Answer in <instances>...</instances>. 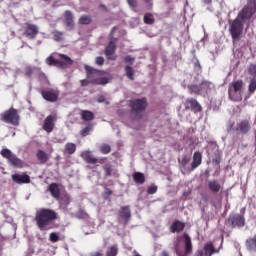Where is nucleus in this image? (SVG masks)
<instances>
[{
  "mask_svg": "<svg viewBox=\"0 0 256 256\" xmlns=\"http://www.w3.org/2000/svg\"><path fill=\"white\" fill-rule=\"evenodd\" d=\"M59 219V214L53 209L40 208L35 214V223L40 231H49L54 221Z\"/></svg>",
  "mask_w": 256,
  "mask_h": 256,
  "instance_id": "f257e3e1",
  "label": "nucleus"
},
{
  "mask_svg": "<svg viewBox=\"0 0 256 256\" xmlns=\"http://www.w3.org/2000/svg\"><path fill=\"white\" fill-rule=\"evenodd\" d=\"M84 71L86 72V78L80 81L81 87H87L88 85H107L109 78L103 77L105 71L93 68L89 65H84Z\"/></svg>",
  "mask_w": 256,
  "mask_h": 256,
  "instance_id": "f03ea898",
  "label": "nucleus"
},
{
  "mask_svg": "<svg viewBox=\"0 0 256 256\" xmlns=\"http://www.w3.org/2000/svg\"><path fill=\"white\" fill-rule=\"evenodd\" d=\"M147 98H137L130 100V114L132 119L135 121H141L143 119V115H145V111H147Z\"/></svg>",
  "mask_w": 256,
  "mask_h": 256,
  "instance_id": "7ed1b4c3",
  "label": "nucleus"
},
{
  "mask_svg": "<svg viewBox=\"0 0 256 256\" xmlns=\"http://www.w3.org/2000/svg\"><path fill=\"white\" fill-rule=\"evenodd\" d=\"M237 18L244 23H253L256 19V0H247L239 11Z\"/></svg>",
  "mask_w": 256,
  "mask_h": 256,
  "instance_id": "20e7f679",
  "label": "nucleus"
},
{
  "mask_svg": "<svg viewBox=\"0 0 256 256\" xmlns=\"http://www.w3.org/2000/svg\"><path fill=\"white\" fill-rule=\"evenodd\" d=\"M60 59H55L52 55L48 56L45 60L46 65L49 67H58V69H69L75 63L67 54H58Z\"/></svg>",
  "mask_w": 256,
  "mask_h": 256,
  "instance_id": "39448f33",
  "label": "nucleus"
},
{
  "mask_svg": "<svg viewBox=\"0 0 256 256\" xmlns=\"http://www.w3.org/2000/svg\"><path fill=\"white\" fill-rule=\"evenodd\" d=\"M244 25L245 22L238 17H236L230 24V35L233 43L241 41V37H243Z\"/></svg>",
  "mask_w": 256,
  "mask_h": 256,
  "instance_id": "423d86ee",
  "label": "nucleus"
},
{
  "mask_svg": "<svg viewBox=\"0 0 256 256\" xmlns=\"http://www.w3.org/2000/svg\"><path fill=\"white\" fill-rule=\"evenodd\" d=\"M0 119L3 121V123H8L14 127H19L21 116H19V111H17V109L10 108L0 115Z\"/></svg>",
  "mask_w": 256,
  "mask_h": 256,
  "instance_id": "0eeeda50",
  "label": "nucleus"
},
{
  "mask_svg": "<svg viewBox=\"0 0 256 256\" xmlns=\"http://www.w3.org/2000/svg\"><path fill=\"white\" fill-rule=\"evenodd\" d=\"M242 91L243 80L241 79L233 81L228 87V95L232 101H239L241 99Z\"/></svg>",
  "mask_w": 256,
  "mask_h": 256,
  "instance_id": "6e6552de",
  "label": "nucleus"
},
{
  "mask_svg": "<svg viewBox=\"0 0 256 256\" xmlns=\"http://www.w3.org/2000/svg\"><path fill=\"white\" fill-rule=\"evenodd\" d=\"M225 223L230 229H241L245 227V216L237 213L230 214Z\"/></svg>",
  "mask_w": 256,
  "mask_h": 256,
  "instance_id": "1a4fd4ad",
  "label": "nucleus"
},
{
  "mask_svg": "<svg viewBox=\"0 0 256 256\" xmlns=\"http://www.w3.org/2000/svg\"><path fill=\"white\" fill-rule=\"evenodd\" d=\"M1 155L4 159L12 165V167H16L17 169H23V160L19 159L17 155L13 154V152L7 148H3L1 150Z\"/></svg>",
  "mask_w": 256,
  "mask_h": 256,
  "instance_id": "9d476101",
  "label": "nucleus"
},
{
  "mask_svg": "<svg viewBox=\"0 0 256 256\" xmlns=\"http://www.w3.org/2000/svg\"><path fill=\"white\" fill-rule=\"evenodd\" d=\"M184 107L186 111L191 110L193 111V113H201V111H203V107L201 106V104H199V102L195 98L186 99L184 103Z\"/></svg>",
  "mask_w": 256,
  "mask_h": 256,
  "instance_id": "9b49d317",
  "label": "nucleus"
},
{
  "mask_svg": "<svg viewBox=\"0 0 256 256\" xmlns=\"http://www.w3.org/2000/svg\"><path fill=\"white\" fill-rule=\"evenodd\" d=\"M23 35L24 37H27V39H35V37L39 35V27L35 24L26 22Z\"/></svg>",
  "mask_w": 256,
  "mask_h": 256,
  "instance_id": "f8f14e48",
  "label": "nucleus"
},
{
  "mask_svg": "<svg viewBox=\"0 0 256 256\" xmlns=\"http://www.w3.org/2000/svg\"><path fill=\"white\" fill-rule=\"evenodd\" d=\"M116 41L117 38L111 40L105 48L104 53L109 61L117 60V55H115V51H117V45L115 44Z\"/></svg>",
  "mask_w": 256,
  "mask_h": 256,
  "instance_id": "ddd939ff",
  "label": "nucleus"
},
{
  "mask_svg": "<svg viewBox=\"0 0 256 256\" xmlns=\"http://www.w3.org/2000/svg\"><path fill=\"white\" fill-rule=\"evenodd\" d=\"M234 131L240 135H247L251 131V122L249 120H241L236 124Z\"/></svg>",
  "mask_w": 256,
  "mask_h": 256,
  "instance_id": "4468645a",
  "label": "nucleus"
},
{
  "mask_svg": "<svg viewBox=\"0 0 256 256\" xmlns=\"http://www.w3.org/2000/svg\"><path fill=\"white\" fill-rule=\"evenodd\" d=\"M57 117L55 115H49L44 119V123L42 128L46 133H52L53 129H55V121Z\"/></svg>",
  "mask_w": 256,
  "mask_h": 256,
  "instance_id": "2eb2a0df",
  "label": "nucleus"
},
{
  "mask_svg": "<svg viewBox=\"0 0 256 256\" xmlns=\"http://www.w3.org/2000/svg\"><path fill=\"white\" fill-rule=\"evenodd\" d=\"M12 181L17 183V185H24L27 183H31V177L27 173L23 174H13Z\"/></svg>",
  "mask_w": 256,
  "mask_h": 256,
  "instance_id": "dca6fc26",
  "label": "nucleus"
},
{
  "mask_svg": "<svg viewBox=\"0 0 256 256\" xmlns=\"http://www.w3.org/2000/svg\"><path fill=\"white\" fill-rule=\"evenodd\" d=\"M41 95L45 101H49V103H56L59 100V94L55 91L43 90Z\"/></svg>",
  "mask_w": 256,
  "mask_h": 256,
  "instance_id": "f3484780",
  "label": "nucleus"
},
{
  "mask_svg": "<svg viewBox=\"0 0 256 256\" xmlns=\"http://www.w3.org/2000/svg\"><path fill=\"white\" fill-rule=\"evenodd\" d=\"M170 233H182L185 231V223L180 220H175L170 226Z\"/></svg>",
  "mask_w": 256,
  "mask_h": 256,
  "instance_id": "a211bd4d",
  "label": "nucleus"
},
{
  "mask_svg": "<svg viewBox=\"0 0 256 256\" xmlns=\"http://www.w3.org/2000/svg\"><path fill=\"white\" fill-rule=\"evenodd\" d=\"M66 27L71 31L75 29V22L73 21V13L69 10H66L64 13Z\"/></svg>",
  "mask_w": 256,
  "mask_h": 256,
  "instance_id": "6ab92c4d",
  "label": "nucleus"
},
{
  "mask_svg": "<svg viewBox=\"0 0 256 256\" xmlns=\"http://www.w3.org/2000/svg\"><path fill=\"white\" fill-rule=\"evenodd\" d=\"M82 159L86 162L89 163L90 165H95V163H98L99 160L91 154L90 151H84L81 153Z\"/></svg>",
  "mask_w": 256,
  "mask_h": 256,
  "instance_id": "aec40b11",
  "label": "nucleus"
},
{
  "mask_svg": "<svg viewBox=\"0 0 256 256\" xmlns=\"http://www.w3.org/2000/svg\"><path fill=\"white\" fill-rule=\"evenodd\" d=\"M201 163H203V155L201 154V152L197 151L193 155V161L191 163L192 171H194V169H197V167H199Z\"/></svg>",
  "mask_w": 256,
  "mask_h": 256,
  "instance_id": "412c9836",
  "label": "nucleus"
},
{
  "mask_svg": "<svg viewBox=\"0 0 256 256\" xmlns=\"http://www.w3.org/2000/svg\"><path fill=\"white\" fill-rule=\"evenodd\" d=\"M48 191L54 199H59L61 197V189H59V184L51 183L48 187Z\"/></svg>",
  "mask_w": 256,
  "mask_h": 256,
  "instance_id": "4be33fe9",
  "label": "nucleus"
},
{
  "mask_svg": "<svg viewBox=\"0 0 256 256\" xmlns=\"http://www.w3.org/2000/svg\"><path fill=\"white\" fill-rule=\"evenodd\" d=\"M119 217L124 219L126 223H129V219H131V209L129 206H123L120 208Z\"/></svg>",
  "mask_w": 256,
  "mask_h": 256,
  "instance_id": "5701e85b",
  "label": "nucleus"
},
{
  "mask_svg": "<svg viewBox=\"0 0 256 256\" xmlns=\"http://www.w3.org/2000/svg\"><path fill=\"white\" fill-rule=\"evenodd\" d=\"M183 237H184L185 253L186 255H189L193 253V244L191 243V237L187 233H184Z\"/></svg>",
  "mask_w": 256,
  "mask_h": 256,
  "instance_id": "b1692460",
  "label": "nucleus"
},
{
  "mask_svg": "<svg viewBox=\"0 0 256 256\" xmlns=\"http://www.w3.org/2000/svg\"><path fill=\"white\" fill-rule=\"evenodd\" d=\"M215 253H219V250L215 249L213 242H208L204 245V255L213 256Z\"/></svg>",
  "mask_w": 256,
  "mask_h": 256,
  "instance_id": "393cba45",
  "label": "nucleus"
},
{
  "mask_svg": "<svg viewBox=\"0 0 256 256\" xmlns=\"http://www.w3.org/2000/svg\"><path fill=\"white\" fill-rule=\"evenodd\" d=\"M208 189L212 191V193H219L221 191L222 187L221 184L217 180H210L208 181Z\"/></svg>",
  "mask_w": 256,
  "mask_h": 256,
  "instance_id": "a878e982",
  "label": "nucleus"
},
{
  "mask_svg": "<svg viewBox=\"0 0 256 256\" xmlns=\"http://www.w3.org/2000/svg\"><path fill=\"white\" fill-rule=\"evenodd\" d=\"M246 249L248 251L256 252V235L254 237H250L245 242Z\"/></svg>",
  "mask_w": 256,
  "mask_h": 256,
  "instance_id": "bb28decb",
  "label": "nucleus"
},
{
  "mask_svg": "<svg viewBox=\"0 0 256 256\" xmlns=\"http://www.w3.org/2000/svg\"><path fill=\"white\" fill-rule=\"evenodd\" d=\"M133 181L137 185H143L145 183V174L141 172H134L133 175Z\"/></svg>",
  "mask_w": 256,
  "mask_h": 256,
  "instance_id": "cd10ccee",
  "label": "nucleus"
},
{
  "mask_svg": "<svg viewBox=\"0 0 256 256\" xmlns=\"http://www.w3.org/2000/svg\"><path fill=\"white\" fill-rule=\"evenodd\" d=\"M80 115L83 121H93L95 119V114L89 110H82Z\"/></svg>",
  "mask_w": 256,
  "mask_h": 256,
  "instance_id": "c85d7f7f",
  "label": "nucleus"
},
{
  "mask_svg": "<svg viewBox=\"0 0 256 256\" xmlns=\"http://www.w3.org/2000/svg\"><path fill=\"white\" fill-rule=\"evenodd\" d=\"M36 157L42 164H45L47 161H49V155L43 150H38Z\"/></svg>",
  "mask_w": 256,
  "mask_h": 256,
  "instance_id": "c756f323",
  "label": "nucleus"
},
{
  "mask_svg": "<svg viewBox=\"0 0 256 256\" xmlns=\"http://www.w3.org/2000/svg\"><path fill=\"white\" fill-rule=\"evenodd\" d=\"M77 151V145L75 143L68 142L65 144L64 153H68V155H73Z\"/></svg>",
  "mask_w": 256,
  "mask_h": 256,
  "instance_id": "7c9ffc66",
  "label": "nucleus"
},
{
  "mask_svg": "<svg viewBox=\"0 0 256 256\" xmlns=\"http://www.w3.org/2000/svg\"><path fill=\"white\" fill-rule=\"evenodd\" d=\"M52 35H53V39L58 43L65 40V34L61 31L54 30L52 32Z\"/></svg>",
  "mask_w": 256,
  "mask_h": 256,
  "instance_id": "2f4dec72",
  "label": "nucleus"
},
{
  "mask_svg": "<svg viewBox=\"0 0 256 256\" xmlns=\"http://www.w3.org/2000/svg\"><path fill=\"white\" fill-rule=\"evenodd\" d=\"M125 74H126V77H128V79L130 81H135V70H133V67L126 66L125 67Z\"/></svg>",
  "mask_w": 256,
  "mask_h": 256,
  "instance_id": "473e14b6",
  "label": "nucleus"
},
{
  "mask_svg": "<svg viewBox=\"0 0 256 256\" xmlns=\"http://www.w3.org/2000/svg\"><path fill=\"white\" fill-rule=\"evenodd\" d=\"M143 21L145 25H153V23H155V17L151 13H146L144 15Z\"/></svg>",
  "mask_w": 256,
  "mask_h": 256,
  "instance_id": "72a5a7b5",
  "label": "nucleus"
},
{
  "mask_svg": "<svg viewBox=\"0 0 256 256\" xmlns=\"http://www.w3.org/2000/svg\"><path fill=\"white\" fill-rule=\"evenodd\" d=\"M91 21H93V19L89 15H83L79 18L80 25H90Z\"/></svg>",
  "mask_w": 256,
  "mask_h": 256,
  "instance_id": "f704fd0d",
  "label": "nucleus"
},
{
  "mask_svg": "<svg viewBox=\"0 0 256 256\" xmlns=\"http://www.w3.org/2000/svg\"><path fill=\"white\" fill-rule=\"evenodd\" d=\"M200 87L202 88V91H205L207 93V91H211V89L213 88V84L207 80H204L201 82Z\"/></svg>",
  "mask_w": 256,
  "mask_h": 256,
  "instance_id": "c9c22d12",
  "label": "nucleus"
},
{
  "mask_svg": "<svg viewBox=\"0 0 256 256\" xmlns=\"http://www.w3.org/2000/svg\"><path fill=\"white\" fill-rule=\"evenodd\" d=\"M188 89L190 93H195L196 95H200L201 91H203V88L201 87V85H190L188 86Z\"/></svg>",
  "mask_w": 256,
  "mask_h": 256,
  "instance_id": "e433bc0d",
  "label": "nucleus"
},
{
  "mask_svg": "<svg viewBox=\"0 0 256 256\" xmlns=\"http://www.w3.org/2000/svg\"><path fill=\"white\" fill-rule=\"evenodd\" d=\"M255 91H256V79L251 78L249 86H248V92L250 95H253V93H255Z\"/></svg>",
  "mask_w": 256,
  "mask_h": 256,
  "instance_id": "4c0bfd02",
  "label": "nucleus"
},
{
  "mask_svg": "<svg viewBox=\"0 0 256 256\" xmlns=\"http://www.w3.org/2000/svg\"><path fill=\"white\" fill-rule=\"evenodd\" d=\"M100 152L103 155H109V153H111V145H109V144H102L100 146Z\"/></svg>",
  "mask_w": 256,
  "mask_h": 256,
  "instance_id": "58836bf2",
  "label": "nucleus"
},
{
  "mask_svg": "<svg viewBox=\"0 0 256 256\" xmlns=\"http://www.w3.org/2000/svg\"><path fill=\"white\" fill-rule=\"evenodd\" d=\"M77 219H89V214L85 210L80 209L76 212Z\"/></svg>",
  "mask_w": 256,
  "mask_h": 256,
  "instance_id": "ea45409f",
  "label": "nucleus"
},
{
  "mask_svg": "<svg viewBox=\"0 0 256 256\" xmlns=\"http://www.w3.org/2000/svg\"><path fill=\"white\" fill-rule=\"evenodd\" d=\"M118 253L119 250L117 249V246H111L106 252V256H117Z\"/></svg>",
  "mask_w": 256,
  "mask_h": 256,
  "instance_id": "a19ab883",
  "label": "nucleus"
},
{
  "mask_svg": "<svg viewBox=\"0 0 256 256\" xmlns=\"http://www.w3.org/2000/svg\"><path fill=\"white\" fill-rule=\"evenodd\" d=\"M92 129H93V126L92 125H88L84 129L81 130L80 135L82 137H87V135H89V133H91Z\"/></svg>",
  "mask_w": 256,
  "mask_h": 256,
  "instance_id": "79ce46f5",
  "label": "nucleus"
},
{
  "mask_svg": "<svg viewBox=\"0 0 256 256\" xmlns=\"http://www.w3.org/2000/svg\"><path fill=\"white\" fill-rule=\"evenodd\" d=\"M158 189H159V187H157V185L151 184L147 189V193H148V195H155V193H157Z\"/></svg>",
  "mask_w": 256,
  "mask_h": 256,
  "instance_id": "37998d69",
  "label": "nucleus"
},
{
  "mask_svg": "<svg viewBox=\"0 0 256 256\" xmlns=\"http://www.w3.org/2000/svg\"><path fill=\"white\" fill-rule=\"evenodd\" d=\"M248 74L252 76V78L255 79L256 77V64H250L248 66Z\"/></svg>",
  "mask_w": 256,
  "mask_h": 256,
  "instance_id": "c03bdc74",
  "label": "nucleus"
},
{
  "mask_svg": "<svg viewBox=\"0 0 256 256\" xmlns=\"http://www.w3.org/2000/svg\"><path fill=\"white\" fill-rule=\"evenodd\" d=\"M33 73H35V69H33V67H31V66L25 67L24 75H26V77H31L33 75Z\"/></svg>",
  "mask_w": 256,
  "mask_h": 256,
  "instance_id": "a18cd8bd",
  "label": "nucleus"
},
{
  "mask_svg": "<svg viewBox=\"0 0 256 256\" xmlns=\"http://www.w3.org/2000/svg\"><path fill=\"white\" fill-rule=\"evenodd\" d=\"M190 161H191V158H189V156H187V155H184V156L182 157L181 162H180L181 167H187V164H188Z\"/></svg>",
  "mask_w": 256,
  "mask_h": 256,
  "instance_id": "49530a36",
  "label": "nucleus"
},
{
  "mask_svg": "<svg viewBox=\"0 0 256 256\" xmlns=\"http://www.w3.org/2000/svg\"><path fill=\"white\" fill-rule=\"evenodd\" d=\"M103 169L105 171V177H111V173H113V169L111 168V166L105 165Z\"/></svg>",
  "mask_w": 256,
  "mask_h": 256,
  "instance_id": "de8ad7c7",
  "label": "nucleus"
},
{
  "mask_svg": "<svg viewBox=\"0 0 256 256\" xmlns=\"http://www.w3.org/2000/svg\"><path fill=\"white\" fill-rule=\"evenodd\" d=\"M50 241L52 243H57V241H59V234H57L56 232L50 233Z\"/></svg>",
  "mask_w": 256,
  "mask_h": 256,
  "instance_id": "09e8293b",
  "label": "nucleus"
},
{
  "mask_svg": "<svg viewBox=\"0 0 256 256\" xmlns=\"http://www.w3.org/2000/svg\"><path fill=\"white\" fill-rule=\"evenodd\" d=\"M95 63L101 67L102 65H105V58H103V56H98L95 59Z\"/></svg>",
  "mask_w": 256,
  "mask_h": 256,
  "instance_id": "8fccbe9b",
  "label": "nucleus"
},
{
  "mask_svg": "<svg viewBox=\"0 0 256 256\" xmlns=\"http://www.w3.org/2000/svg\"><path fill=\"white\" fill-rule=\"evenodd\" d=\"M124 63H129L130 65H133V63H135V58L131 57V55H128L124 57Z\"/></svg>",
  "mask_w": 256,
  "mask_h": 256,
  "instance_id": "3c124183",
  "label": "nucleus"
},
{
  "mask_svg": "<svg viewBox=\"0 0 256 256\" xmlns=\"http://www.w3.org/2000/svg\"><path fill=\"white\" fill-rule=\"evenodd\" d=\"M127 3L133 9H135L137 7V5H138L137 0H127Z\"/></svg>",
  "mask_w": 256,
  "mask_h": 256,
  "instance_id": "603ef678",
  "label": "nucleus"
},
{
  "mask_svg": "<svg viewBox=\"0 0 256 256\" xmlns=\"http://www.w3.org/2000/svg\"><path fill=\"white\" fill-rule=\"evenodd\" d=\"M98 103H105L106 105H109V101L105 99V96H99L97 99Z\"/></svg>",
  "mask_w": 256,
  "mask_h": 256,
  "instance_id": "864d4df0",
  "label": "nucleus"
},
{
  "mask_svg": "<svg viewBox=\"0 0 256 256\" xmlns=\"http://www.w3.org/2000/svg\"><path fill=\"white\" fill-rule=\"evenodd\" d=\"M175 253L177 256H183V252L179 249V245H175Z\"/></svg>",
  "mask_w": 256,
  "mask_h": 256,
  "instance_id": "5fc2aeb1",
  "label": "nucleus"
},
{
  "mask_svg": "<svg viewBox=\"0 0 256 256\" xmlns=\"http://www.w3.org/2000/svg\"><path fill=\"white\" fill-rule=\"evenodd\" d=\"M104 195H106V197H110V195H113V191H112L111 189L107 188V189L105 190Z\"/></svg>",
  "mask_w": 256,
  "mask_h": 256,
  "instance_id": "6e6d98bb",
  "label": "nucleus"
},
{
  "mask_svg": "<svg viewBox=\"0 0 256 256\" xmlns=\"http://www.w3.org/2000/svg\"><path fill=\"white\" fill-rule=\"evenodd\" d=\"M205 5H211L213 3V0H202Z\"/></svg>",
  "mask_w": 256,
  "mask_h": 256,
  "instance_id": "4d7b16f0",
  "label": "nucleus"
},
{
  "mask_svg": "<svg viewBox=\"0 0 256 256\" xmlns=\"http://www.w3.org/2000/svg\"><path fill=\"white\" fill-rule=\"evenodd\" d=\"M161 256H169V252L167 250H163Z\"/></svg>",
  "mask_w": 256,
  "mask_h": 256,
  "instance_id": "13d9d810",
  "label": "nucleus"
},
{
  "mask_svg": "<svg viewBox=\"0 0 256 256\" xmlns=\"http://www.w3.org/2000/svg\"><path fill=\"white\" fill-rule=\"evenodd\" d=\"M94 256H103V254L101 252H96Z\"/></svg>",
  "mask_w": 256,
  "mask_h": 256,
  "instance_id": "bf43d9fd",
  "label": "nucleus"
},
{
  "mask_svg": "<svg viewBox=\"0 0 256 256\" xmlns=\"http://www.w3.org/2000/svg\"><path fill=\"white\" fill-rule=\"evenodd\" d=\"M198 256H203V250L198 251Z\"/></svg>",
  "mask_w": 256,
  "mask_h": 256,
  "instance_id": "052dcab7",
  "label": "nucleus"
},
{
  "mask_svg": "<svg viewBox=\"0 0 256 256\" xmlns=\"http://www.w3.org/2000/svg\"><path fill=\"white\" fill-rule=\"evenodd\" d=\"M66 205H69V198H67L66 200Z\"/></svg>",
  "mask_w": 256,
  "mask_h": 256,
  "instance_id": "680f3d73",
  "label": "nucleus"
},
{
  "mask_svg": "<svg viewBox=\"0 0 256 256\" xmlns=\"http://www.w3.org/2000/svg\"><path fill=\"white\" fill-rule=\"evenodd\" d=\"M115 29H117V27H113V28H112V32H113Z\"/></svg>",
  "mask_w": 256,
  "mask_h": 256,
  "instance_id": "e2e57ef3",
  "label": "nucleus"
},
{
  "mask_svg": "<svg viewBox=\"0 0 256 256\" xmlns=\"http://www.w3.org/2000/svg\"><path fill=\"white\" fill-rule=\"evenodd\" d=\"M100 7H103V9H105V5H100Z\"/></svg>",
  "mask_w": 256,
  "mask_h": 256,
  "instance_id": "0e129e2a",
  "label": "nucleus"
}]
</instances>
